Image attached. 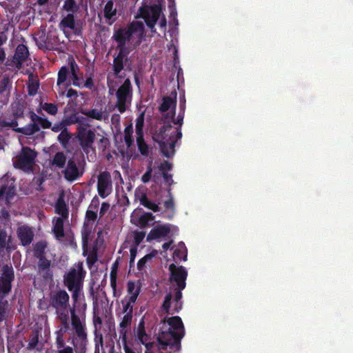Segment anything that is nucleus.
<instances>
[{
  "label": "nucleus",
  "instance_id": "9b49d317",
  "mask_svg": "<svg viewBox=\"0 0 353 353\" xmlns=\"http://www.w3.org/2000/svg\"><path fill=\"white\" fill-rule=\"evenodd\" d=\"M170 281L172 287L170 290L181 292L185 287V280L188 275L186 270L183 266H178L174 263L170 265Z\"/></svg>",
  "mask_w": 353,
  "mask_h": 353
},
{
  "label": "nucleus",
  "instance_id": "b1692460",
  "mask_svg": "<svg viewBox=\"0 0 353 353\" xmlns=\"http://www.w3.org/2000/svg\"><path fill=\"white\" fill-rule=\"evenodd\" d=\"M17 232L22 245H26L31 243L33 238V232L31 228L23 225L19 228Z\"/></svg>",
  "mask_w": 353,
  "mask_h": 353
},
{
  "label": "nucleus",
  "instance_id": "338daca9",
  "mask_svg": "<svg viewBox=\"0 0 353 353\" xmlns=\"http://www.w3.org/2000/svg\"><path fill=\"white\" fill-rule=\"evenodd\" d=\"M21 154H33L32 151L30 148H23Z\"/></svg>",
  "mask_w": 353,
  "mask_h": 353
},
{
  "label": "nucleus",
  "instance_id": "7c9ffc66",
  "mask_svg": "<svg viewBox=\"0 0 353 353\" xmlns=\"http://www.w3.org/2000/svg\"><path fill=\"white\" fill-rule=\"evenodd\" d=\"M137 299L131 300V297L125 296L122 301L123 311L124 314H132L133 304L136 302Z\"/></svg>",
  "mask_w": 353,
  "mask_h": 353
},
{
  "label": "nucleus",
  "instance_id": "052dcab7",
  "mask_svg": "<svg viewBox=\"0 0 353 353\" xmlns=\"http://www.w3.org/2000/svg\"><path fill=\"white\" fill-rule=\"evenodd\" d=\"M137 254V248H132L130 249V263L134 262Z\"/></svg>",
  "mask_w": 353,
  "mask_h": 353
},
{
  "label": "nucleus",
  "instance_id": "774afa93",
  "mask_svg": "<svg viewBox=\"0 0 353 353\" xmlns=\"http://www.w3.org/2000/svg\"><path fill=\"white\" fill-rule=\"evenodd\" d=\"M171 243H172V242H169V243H163V245H162L163 249L165 251H166V250L170 248V246Z\"/></svg>",
  "mask_w": 353,
  "mask_h": 353
},
{
  "label": "nucleus",
  "instance_id": "39448f33",
  "mask_svg": "<svg viewBox=\"0 0 353 353\" xmlns=\"http://www.w3.org/2000/svg\"><path fill=\"white\" fill-rule=\"evenodd\" d=\"M85 274V272L83 270V264L78 263L65 276V284L68 290L72 292V299L75 303H78Z\"/></svg>",
  "mask_w": 353,
  "mask_h": 353
},
{
  "label": "nucleus",
  "instance_id": "a878e982",
  "mask_svg": "<svg viewBox=\"0 0 353 353\" xmlns=\"http://www.w3.org/2000/svg\"><path fill=\"white\" fill-rule=\"evenodd\" d=\"M135 196L136 199L139 201L140 203L144 207L152 210L154 212L159 210L158 205L154 202L150 201L143 192L136 191Z\"/></svg>",
  "mask_w": 353,
  "mask_h": 353
},
{
  "label": "nucleus",
  "instance_id": "7ed1b4c3",
  "mask_svg": "<svg viewBox=\"0 0 353 353\" xmlns=\"http://www.w3.org/2000/svg\"><path fill=\"white\" fill-rule=\"evenodd\" d=\"M185 334L181 319L173 316L163 320L158 336L160 353H176L180 349V341Z\"/></svg>",
  "mask_w": 353,
  "mask_h": 353
},
{
  "label": "nucleus",
  "instance_id": "49530a36",
  "mask_svg": "<svg viewBox=\"0 0 353 353\" xmlns=\"http://www.w3.org/2000/svg\"><path fill=\"white\" fill-rule=\"evenodd\" d=\"M39 339L37 335H34L30 337L28 345V350H34L38 344Z\"/></svg>",
  "mask_w": 353,
  "mask_h": 353
},
{
  "label": "nucleus",
  "instance_id": "0e129e2a",
  "mask_svg": "<svg viewBox=\"0 0 353 353\" xmlns=\"http://www.w3.org/2000/svg\"><path fill=\"white\" fill-rule=\"evenodd\" d=\"M37 87L38 86L37 84L32 85V86H29V89H30L29 94L31 95L34 94L37 92Z\"/></svg>",
  "mask_w": 353,
  "mask_h": 353
},
{
  "label": "nucleus",
  "instance_id": "f8f14e48",
  "mask_svg": "<svg viewBox=\"0 0 353 353\" xmlns=\"http://www.w3.org/2000/svg\"><path fill=\"white\" fill-rule=\"evenodd\" d=\"M34 40L37 46L43 50H52L58 44V37L55 31L39 32Z\"/></svg>",
  "mask_w": 353,
  "mask_h": 353
},
{
  "label": "nucleus",
  "instance_id": "423d86ee",
  "mask_svg": "<svg viewBox=\"0 0 353 353\" xmlns=\"http://www.w3.org/2000/svg\"><path fill=\"white\" fill-rule=\"evenodd\" d=\"M78 70V65L74 62H71L70 69L66 67H62L60 69L57 79L59 94L60 96L64 95L65 89L71 84L76 86H80L81 82V78L77 74Z\"/></svg>",
  "mask_w": 353,
  "mask_h": 353
},
{
  "label": "nucleus",
  "instance_id": "e433bc0d",
  "mask_svg": "<svg viewBox=\"0 0 353 353\" xmlns=\"http://www.w3.org/2000/svg\"><path fill=\"white\" fill-rule=\"evenodd\" d=\"M56 211L62 216L61 218L65 217L68 214V210L65 203L60 200H59L57 203Z\"/></svg>",
  "mask_w": 353,
  "mask_h": 353
},
{
  "label": "nucleus",
  "instance_id": "c756f323",
  "mask_svg": "<svg viewBox=\"0 0 353 353\" xmlns=\"http://www.w3.org/2000/svg\"><path fill=\"white\" fill-rule=\"evenodd\" d=\"M60 26L63 30H65V28L74 30L75 28V22H74V15L72 14H67L61 20V21L60 23Z\"/></svg>",
  "mask_w": 353,
  "mask_h": 353
},
{
  "label": "nucleus",
  "instance_id": "e2e57ef3",
  "mask_svg": "<svg viewBox=\"0 0 353 353\" xmlns=\"http://www.w3.org/2000/svg\"><path fill=\"white\" fill-rule=\"evenodd\" d=\"M66 96L68 97H73L77 96V92L76 90L73 89H69L67 92Z\"/></svg>",
  "mask_w": 353,
  "mask_h": 353
},
{
  "label": "nucleus",
  "instance_id": "a19ab883",
  "mask_svg": "<svg viewBox=\"0 0 353 353\" xmlns=\"http://www.w3.org/2000/svg\"><path fill=\"white\" fill-rule=\"evenodd\" d=\"M42 108L52 115H54L57 112V107L53 103H45L42 105Z\"/></svg>",
  "mask_w": 353,
  "mask_h": 353
},
{
  "label": "nucleus",
  "instance_id": "f257e3e1",
  "mask_svg": "<svg viewBox=\"0 0 353 353\" xmlns=\"http://www.w3.org/2000/svg\"><path fill=\"white\" fill-rule=\"evenodd\" d=\"M176 92L174 91L170 96L163 97L159 107L164 125L153 135V139L158 143L163 154L174 152V146L182 137L181 128L183 123V109L176 117Z\"/></svg>",
  "mask_w": 353,
  "mask_h": 353
},
{
  "label": "nucleus",
  "instance_id": "4468645a",
  "mask_svg": "<svg viewBox=\"0 0 353 353\" xmlns=\"http://www.w3.org/2000/svg\"><path fill=\"white\" fill-rule=\"evenodd\" d=\"M39 125L44 128L50 127L49 121L34 114L32 116V123L20 128L19 131L26 135H32L40 130Z\"/></svg>",
  "mask_w": 353,
  "mask_h": 353
},
{
  "label": "nucleus",
  "instance_id": "20e7f679",
  "mask_svg": "<svg viewBox=\"0 0 353 353\" xmlns=\"http://www.w3.org/2000/svg\"><path fill=\"white\" fill-rule=\"evenodd\" d=\"M163 0H143V5L139 8L137 17L144 19L147 26L153 31L155 23L160 19L159 26L164 29L166 26V20L164 17L160 18L161 12V3Z\"/></svg>",
  "mask_w": 353,
  "mask_h": 353
},
{
  "label": "nucleus",
  "instance_id": "6e6552de",
  "mask_svg": "<svg viewBox=\"0 0 353 353\" xmlns=\"http://www.w3.org/2000/svg\"><path fill=\"white\" fill-rule=\"evenodd\" d=\"M116 96L117 103L115 107L120 113H123L129 108L132 101V86L128 79H126L119 88Z\"/></svg>",
  "mask_w": 353,
  "mask_h": 353
},
{
  "label": "nucleus",
  "instance_id": "412c9836",
  "mask_svg": "<svg viewBox=\"0 0 353 353\" xmlns=\"http://www.w3.org/2000/svg\"><path fill=\"white\" fill-rule=\"evenodd\" d=\"M28 54V50L26 46L21 44L17 46L13 57V63L17 68H21L22 63L26 60Z\"/></svg>",
  "mask_w": 353,
  "mask_h": 353
},
{
  "label": "nucleus",
  "instance_id": "6e6d98bb",
  "mask_svg": "<svg viewBox=\"0 0 353 353\" xmlns=\"http://www.w3.org/2000/svg\"><path fill=\"white\" fill-rule=\"evenodd\" d=\"M144 237L145 234L143 232H137L135 234L134 241L137 245H138L142 241Z\"/></svg>",
  "mask_w": 353,
  "mask_h": 353
},
{
  "label": "nucleus",
  "instance_id": "603ef678",
  "mask_svg": "<svg viewBox=\"0 0 353 353\" xmlns=\"http://www.w3.org/2000/svg\"><path fill=\"white\" fill-rule=\"evenodd\" d=\"M65 129V124L63 122H60L59 123L54 124L52 128V130L56 132H61L63 130Z\"/></svg>",
  "mask_w": 353,
  "mask_h": 353
},
{
  "label": "nucleus",
  "instance_id": "c9c22d12",
  "mask_svg": "<svg viewBox=\"0 0 353 353\" xmlns=\"http://www.w3.org/2000/svg\"><path fill=\"white\" fill-rule=\"evenodd\" d=\"M97 218L95 212L88 210L86 212L85 223V232H87L88 228L90 225H92L93 222Z\"/></svg>",
  "mask_w": 353,
  "mask_h": 353
},
{
  "label": "nucleus",
  "instance_id": "4be33fe9",
  "mask_svg": "<svg viewBox=\"0 0 353 353\" xmlns=\"http://www.w3.org/2000/svg\"><path fill=\"white\" fill-rule=\"evenodd\" d=\"M81 113L92 119L97 121H106L108 119L109 114L105 110H103L101 108H93L91 110H82Z\"/></svg>",
  "mask_w": 353,
  "mask_h": 353
},
{
  "label": "nucleus",
  "instance_id": "dca6fc26",
  "mask_svg": "<svg viewBox=\"0 0 353 353\" xmlns=\"http://www.w3.org/2000/svg\"><path fill=\"white\" fill-rule=\"evenodd\" d=\"M98 192L99 195L105 198L112 190V184L110 181V176L108 172H102L98 178Z\"/></svg>",
  "mask_w": 353,
  "mask_h": 353
},
{
  "label": "nucleus",
  "instance_id": "864d4df0",
  "mask_svg": "<svg viewBox=\"0 0 353 353\" xmlns=\"http://www.w3.org/2000/svg\"><path fill=\"white\" fill-rule=\"evenodd\" d=\"M109 141L107 137L103 136L99 141V148L104 150L108 145Z\"/></svg>",
  "mask_w": 353,
  "mask_h": 353
},
{
  "label": "nucleus",
  "instance_id": "f3484780",
  "mask_svg": "<svg viewBox=\"0 0 353 353\" xmlns=\"http://www.w3.org/2000/svg\"><path fill=\"white\" fill-rule=\"evenodd\" d=\"M170 227V224H157L148 234L147 241L157 240L165 237L171 230Z\"/></svg>",
  "mask_w": 353,
  "mask_h": 353
},
{
  "label": "nucleus",
  "instance_id": "09e8293b",
  "mask_svg": "<svg viewBox=\"0 0 353 353\" xmlns=\"http://www.w3.org/2000/svg\"><path fill=\"white\" fill-rule=\"evenodd\" d=\"M122 342L125 353H135L128 345L126 342L125 332H122Z\"/></svg>",
  "mask_w": 353,
  "mask_h": 353
},
{
  "label": "nucleus",
  "instance_id": "680f3d73",
  "mask_svg": "<svg viewBox=\"0 0 353 353\" xmlns=\"http://www.w3.org/2000/svg\"><path fill=\"white\" fill-rule=\"evenodd\" d=\"M109 208H110L109 204H108L106 203H103L101 205V207L100 214H103L105 212H106L108 210Z\"/></svg>",
  "mask_w": 353,
  "mask_h": 353
},
{
  "label": "nucleus",
  "instance_id": "13d9d810",
  "mask_svg": "<svg viewBox=\"0 0 353 353\" xmlns=\"http://www.w3.org/2000/svg\"><path fill=\"white\" fill-rule=\"evenodd\" d=\"M58 353H74L73 349L69 346H63L58 349Z\"/></svg>",
  "mask_w": 353,
  "mask_h": 353
},
{
  "label": "nucleus",
  "instance_id": "a18cd8bd",
  "mask_svg": "<svg viewBox=\"0 0 353 353\" xmlns=\"http://www.w3.org/2000/svg\"><path fill=\"white\" fill-rule=\"evenodd\" d=\"M56 344H57V349H59V348L65 346V343H64V340L63 338V334L61 333V330H59L57 332Z\"/></svg>",
  "mask_w": 353,
  "mask_h": 353
},
{
  "label": "nucleus",
  "instance_id": "c03bdc74",
  "mask_svg": "<svg viewBox=\"0 0 353 353\" xmlns=\"http://www.w3.org/2000/svg\"><path fill=\"white\" fill-rule=\"evenodd\" d=\"M10 241L6 232H0V250L6 248L8 242Z\"/></svg>",
  "mask_w": 353,
  "mask_h": 353
},
{
  "label": "nucleus",
  "instance_id": "f704fd0d",
  "mask_svg": "<svg viewBox=\"0 0 353 353\" xmlns=\"http://www.w3.org/2000/svg\"><path fill=\"white\" fill-rule=\"evenodd\" d=\"M137 143L141 154H147L149 152V147L145 143L143 135L137 136Z\"/></svg>",
  "mask_w": 353,
  "mask_h": 353
},
{
  "label": "nucleus",
  "instance_id": "79ce46f5",
  "mask_svg": "<svg viewBox=\"0 0 353 353\" xmlns=\"http://www.w3.org/2000/svg\"><path fill=\"white\" fill-rule=\"evenodd\" d=\"M70 138V135L67 130H63L58 136V139L63 144L64 147H66V144Z\"/></svg>",
  "mask_w": 353,
  "mask_h": 353
},
{
  "label": "nucleus",
  "instance_id": "37998d69",
  "mask_svg": "<svg viewBox=\"0 0 353 353\" xmlns=\"http://www.w3.org/2000/svg\"><path fill=\"white\" fill-rule=\"evenodd\" d=\"M63 8L68 12H74L77 10V5L74 0H65Z\"/></svg>",
  "mask_w": 353,
  "mask_h": 353
},
{
  "label": "nucleus",
  "instance_id": "5701e85b",
  "mask_svg": "<svg viewBox=\"0 0 353 353\" xmlns=\"http://www.w3.org/2000/svg\"><path fill=\"white\" fill-rule=\"evenodd\" d=\"M77 303L74 302V307H76ZM70 314L72 319V324L74 328L75 329L77 334L80 339L83 340L85 339L86 334L84 331L83 325L81 320L77 316L74 308L70 310Z\"/></svg>",
  "mask_w": 353,
  "mask_h": 353
},
{
  "label": "nucleus",
  "instance_id": "8fccbe9b",
  "mask_svg": "<svg viewBox=\"0 0 353 353\" xmlns=\"http://www.w3.org/2000/svg\"><path fill=\"white\" fill-rule=\"evenodd\" d=\"M45 248L46 245L44 243H39L35 245L34 251L37 256H41V254L43 253Z\"/></svg>",
  "mask_w": 353,
  "mask_h": 353
},
{
  "label": "nucleus",
  "instance_id": "0eeeda50",
  "mask_svg": "<svg viewBox=\"0 0 353 353\" xmlns=\"http://www.w3.org/2000/svg\"><path fill=\"white\" fill-rule=\"evenodd\" d=\"M14 277L13 270L6 265L3 268V274L0 277V321L5 317L8 309V303L2 301L3 298L11 289V281Z\"/></svg>",
  "mask_w": 353,
  "mask_h": 353
},
{
  "label": "nucleus",
  "instance_id": "1a4fd4ad",
  "mask_svg": "<svg viewBox=\"0 0 353 353\" xmlns=\"http://www.w3.org/2000/svg\"><path fill=\"white\" fill-rule=\"evenodd\" d=\"M181 298V292L176 289L170 290V292L165 297L161 307V313L174 314L178 312L182 307Z\"/></svg>",
  "mask_w": 353,
  "mask_h": 353
},
{
  "label": "nucleus",
  "instance_id": "2eb2a0df",
  "mask_svg": "<svg viewBox=\"0 0 353 353\" xmlns=\"http://www.w3.org/2000/svg\"><path fill=\"white\" fill-rule=\"evenodd\" d=\"M82 168L79 162L74 157L68 159L65 170V176L68 180L73 181L82 174Z\"/></svg>",
  "mask_w": 353,
  "mask_h": 353
},
{
  "label": "nucleus",
  "instance_id": "6ab92c4d",
  "mask_svg": "<svg viewBox=\"0 0 353 353\" xmlns=\"http://www.w3.org/2000/svg\"><path fill=\"white\" fill-rule=\"evenodd\" d=\"M34 156H16L12 159L15 168L23 171L32 170L34 165Z\"/></svg>",
  "mask_w": 353,
  "mask_h": 353
},
{
  "label": "nucleus",
  "instance_id": "f03ea898",
  "mask_svg": "<svg viewBox=\"0 0 353 353\" xmlns=\"http://www.w3.org/2000/svg\"><path fill=\"white\" fill-rule=\"evenodd\" d=\"M144 36V25L142 21H132L128 27L116 30L112 38L117 42L116 49L119 51L114 59V74L119 76L124 65L128 63V55L139 46Z\"/></svg>",
  "mask_w": 353,
  "mask_h": 353
},
{
  "label": "nucleus",
  "instance_id": "473e14b6",
  "mask_svg": "<svg viewBox=\"0 0 353 353\" xmlns=\"http://www.w3.org/2000/svg\"><path fill=\"white\" fill-rule=\"evenodd\" d=\"M132 319V314H125L120 323V327L121 328L120 331V336L122 339V332H125L127 333V328L130 326Z\"/></svg>",
  "mask_w": 353,
  "mask_h": 353
},
{
  "label": "nucleus",
  "instance_id": "de8ad7c7",
  "mask_svg": "<svg viewBox=\"0 0 353 353\" xmlns=\"http://www.w3.org/2000/svg\"><path fill=\"white\" fill-rule=\"evenodd\" d=\"M65 162V156H54L53 163L58 167H63Z\"/></svg>",
  "mask_w": 353,
  "mask_h": 353
},
{
  "label": "nucleus",
  "instance_id": "4d7b16f0",
  "mask_svg": "<svg viewBox=\"0 0 353 353\" xmlns=\"http://www.w3.org/2000/svg\"><path fill=\"white\" fill-rule=\"evenodd\" d=\"M151 172H152V169L150 168L148 170V171L143 175L142 181L143 183H147L150 181V177H151Z\"/></svg>",
  "mask_w": 353,
  "mask_h": 353
},
{
  "label": "nucleus",
  "instance_id": "a211bd4d",
  "mask_svg": "<svg viewBox=\"0 0 353 353\" xmlns=\"http://www.w3.org/2000/svg\"><path fill=\"white\" fill-rule=\"evenodd\" d=\"M152 219L151 214L145 213L141 209H135L131 214L130 221L137 226L144 228Z\"/></svg>",
  "mask_w": 353,
  "mask_h": 353
},
{
  "label": "nucleus",
  "instance_id": "69168bd1",
  "mask_svg": "<svg viewBox=\"0 0 353 353\" xmlns=\"http://www.w3.org/2000/svg\"><path fill=\"white\" fill-rule=\"evenodd\" d=\"M120 119V117L118 114H113L112 117V122L113 123H119Z\"/></svg>",
  "mask_w": 353,
  "mask_h": 353
},
{
  "label": "nucleus",
  "instance_id": "cd10ccee",
  "mask_svg": "<svg viewBox=\"0 0 353 353\" xmlns=\"http://www.w3.org/2000/svg\"><path fill=\"white\" fill-rule=\"evenodd\" d=\"M137 336L138 340L142 344L145 345L148 350H149L152 347V343L148 342L149 337L145 332L143 323H140L139 325Z\"/></svg>",
  "mask_w": 353,
  "mask_h": 353
},
{
  "label": "nucleus",
  "instance_id": "bf43d9fd",
  "mask_svg": "<svg viewBox=\"0 0 353 353\" xmlns=\"http://www.w3.org/2000/svg\"><path fill=\"white\" fill-rule=\"evenodd\" d=\"M163 177H164V180L168 184V185H172L173 183V180H172V175L170 174H168L167 173H164L163 174Z\"/></svg>",
  "mask_w": 353,
  "mask_h": 353
},
{
  "label": "nucleus",
  "instance_id": "c85d7f7f",
  "mask_svg": "<svg viewBox=\"0 0 353 353\" xmlns=\"http://www.w3.org/2000/svg\"><path fill=\"white\" fill-rule=\"evenodd\" d=\"M53 232L58 239L63 236V218L59 217L53 219Z\"/></svg>",
  "mask_w": 353,
  "mask_h": 353
},
{
  "label": "nucleus",
  "instance_id": "bb28decb",
  "mask_svg": "<svg viewBox=\"0 0 353 353\" xmlns=\"http://www.w3.org/2000/svg\"><path fill=\"white\" fill-rule=\"evenodd\" d=\"M187 258V249L183 242H180L174 250L173 259L175 262L185 261Z\"/></svg>",
  "mask_w": 353,
  "mask_h": 353
},
{
  "label": "nucleus",
  "instance_id": "5fc2aeb1",
  "mask_svg": "<svg viewBox=\"0 0 353 353\" xmlns=\"http://www.w3.org/2000/svg\"><path fill=\"white\" fill-rule=\"evenodd\" d=\"M164 205L166 209L173 210L174 206L173 199L170 197L168 200L165 201Z\"/></svg>",
  "mask_w": 353,
  "mask_h": 353
},
{
  "label": "nucleus",
  "instance_id": "aec40b11",
  "mask_svg": "<svg viewBox=\"0 0 353 353\" xmlns=\"http://www.w3.org/2000/svg\"><path fill=\"white\" fill-rule=\"evenodd\" d=\"M15 194L14 180L10 179L6 186H2L0 189V205L8 204Z\"/></svg>",
  "mask_w": 353,
  "mask_h": 353
},
{
  "label": "nucleus",
  "instance_id": "3c124183",
  "mask_svg": "<svg viewBox=\"0 0 353 353\" xmlns=\"http://www.w3.org/2000/svg\"><path fill=\"white\" fill-rule=\"evenodd\" d=\"M171 168L172 164L166 161H163V163H161L159 165V169L163 172V174L166 173V171L171 170Z\"/></svg>",
  "mask_w": 353,
  "mask_h": 353
},
{
  "label": "nucleus",
  "instance_id": "393cba45",
  "mask_svg": "<svg viewBox=\"0 0 353 353\" xmlns=\"http://www.w3.org/2000/svg\"><path fill=\"white\" fill-rule=\"evenodd\" d=\"M103 16L108 23L112 24L117 19V8L112 0L108 1L103 8Z\"/></svg>",
  "mask_w": 353,
  "mask_h": 353
},
{
  "label": "nucleus",
  "instance_id": "9d476101",
  "mask_svg": "<svg viewBox=\"0 0 353 353\" xmlns=\"http://www.w3.org/2000/svg\"><path fill=\"white\" fill-rule=\"evenodd\" d=\"M69 296L65 291L57 292L52 296V304L56 308L62 322H66L68 316V304Z\"/></svg>",
  "mask_w": 353,
  "mask_h": 353
},
{
  "label": "nucleus",
  "instance_id": "58836bf2",
  "mask_svg": "<svg viewBox=\"0 0 353 353\" xmlns=\"http://www.w3.org/2000/svg\"><path fill=\"white\" fill-rule=\"evenodd\" d=\"M144 123L143 114H141L136 120V133L137 136L143 135V127Z\"/></svg>",
  "mask_w": 353,
  "mask_h": 353
},
{
  "label": "nucleus",
  "instance_id": "ea45409f",
  "mask_svg": "<svg viewBox=\"0 0 353 353\" xmlns=\"http://www.w3.org/2000/svg\"><path fill=\"white\" fill-rule=\"evenodd\" d=\"M132 126L130 125V126L127 127L125 129L124 139H125V143H126L128 147H130V145L132 143Z\"/></svg>",
  "mask_w": 353,
  "mask_h": 353
},
{
  "label": "nucleus",
  "instance_id": "72a5a7b5",
  "mask_svg": "<svg viewBox=\"0 0 353 353\" xmlns=\"http://www.w3.org/2000/svg\"><path fill=\"white\" fill-rule=\"evenodd\" d=\"M128 294L127 296L131 297V300L133 301L134 299H137V296L139 294V288L134 283L128 282Z\"/></svg>",
  "mask_w": 353,
  "mask_h": 353
},
{
  "label": "nucleus",
  "instance_id": "2f4dec72",
  "mask_svg": "<svg viewBox=\"0 0 353 353\" xmlns=\"http://www.w3.org/2000/svg\"><path fill=\"white\" fill-rule=\"evenodd\" d=\"M10 81L8 78H3L0 81V94L1 100L6 99L9 94L8 87Z\"/></svg>",
  "mask_w": 353,
  "mask_h": 353
},
{
  "label": "nucleus",
  "instance_id": "4c0bfd02",
  "mask_svg": "<svg viewBox=\"0 0 353 353\" xmlns=\"http://www.w3.org/2000/svg\"><path fill=\"white\" fill-rule=\"evenodd\" d=\"M157 254V250H153L152 252H150V254H146L145 256H143V258H141L139 262H138V264H137V266H138V268L139 269H141L145 263L150 260L151 259H152L153 257H154Z\"/></svg>",
  "mask_w": 353,
  "mask_h": 353
},
{
  "label": "nucleus",
  "instance_id": "ddd939ff",
  "mask_svg": "<svg viewBox=\"0 0 353 353\" xmlns=\"http://www.w3.org/2000/svg\"><path fill=\"white\" fill-rule=\"evenodd\" d=\"M77 137L85 153L88 154L94 151L92 145L95 139V133L92 130L80 126L78 128Z\"/></svg>",
  "mask_w": 353,
  "mask_h": 353
}]
</instances>
